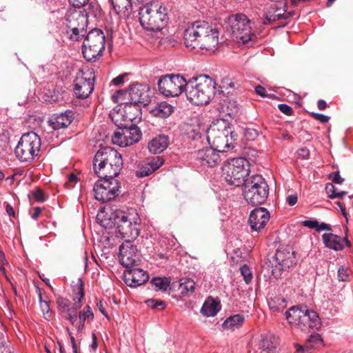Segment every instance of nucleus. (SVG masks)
Here are the masks:
<instances>
[{
	"label": "nucleus",
	"mask_w": 353,
	"mask_h": 353,
	"mask_svg": "<svg viewBox=\"0 0 353 353\" xmlns=\"http://www.w3.org/2000/svg\"><path fill=\"white\" fill-rule=\"evenodd\" d=\"M80 307H77L74 305L70 306L64 312L66 314V319L73 325H76L77 321V310Z\"/></svg>",
	"instance_id": "obj_40"
},
{
	"label": "nucleus",
	"mask_w": 353,
	"mask_h": 353,
	"mask_svg": "<svg viewBox=\"0 0 353 353\" xmlns=\"http://www.w3.org/2000/svg\"><path fill=\"white\" fill-rule=\"evenodd\" d=\"M147 305L151 308H159L160 307L161 310H163L165 307V303L163 301L156 300V299H148L145 301Z\"/></svg>",
	"instance_id": "obj_45"
},
{
	"label": "nucleus",
	"mask_w": 353,
	"mask_h": 353,
	"mask_svg": "<svg viewBox=\"0 0 353 353\" xmlns=\"http://www.w3.org/2000/svg\"><path fill=\"white\" fill-rule=\"evenodd\" d=\"M32 196L37 201H43L45 199L43 192L40 189H37L34 191L32 193Z\"/></svg>",
	"instance_id": "obj_53"
},
{
	"label": "nucleus",
	"mask_w": 353,
	"mask_h": 353,
	"mask_svg": "<svg viewBox=\"0 0 353 353\" xmlns=\"http://www.w3.org/2000/svg\"><path fill=\"white\" fill-rule=\"evenodd\" d=\"M68 181L65 183L68 188H72V185H70L71 183H75L77 182L78 179L77 176L74 174H70L68 177Z\"/></svg>",
	"instance_id": "obj_58"
},
{
	"label": "nucleus",
	"mask_w": 353,
	"mask_h": 353,
	"mask_svg": "<svg viewBox=\"0 0 353 353\" xmlns=\"http://www.w3.org/2000/svg\"><path fill=\"white\" fill-rule=\"evenodd\" d=\"M286 319L290 324L294 325L302 331L309 328L319 329L321 320L314 310H310L306 306H293L286 312Z\"/></svg>",
	"instance_id": "obj_7"
},
{
	"label": "nucleus",
	"mask_w": 353,
	"mask_h": 353,
	"mask_svg": "<svg viewBox=\"0 0 353 353\" xmlns=\"http://www.w3.org/2000/svg\"><path fill=\"white\" fill-rule=\"evenodd\" d=\"M168 145V137L165 135H159L148 143V148L150 153L158 154L164 151Z\"/></svg>",
	"instance_id": "obj_29"
},
{
	"label": "nucleus",
	"mask_w": 353,
	"mask_h": 353,
	"mask_svg": "<svg viewBox=\"0 0 353 353\" xmlns=\"http://www.w3.org/2000/svg\"><path fill=\"white\" fill-rule=\"evenodd\" d=\"M243 194L245 201L252 205H260L267 199L269 186L260 174L251 176L243 185Z\"/></svg>",
	"instance_id": "obj_6"
},
{
	"label": "nucleus",
	"mask_w": 353,
	"mask_h": 353,
	"mask_svg": "<svg viewBox=\"0 0 353 353\" xmlns=\"http://www.w3.org/2000/svg\"><path fill=\"white\" fill-rule=\"evenodd\" d=\"M241 274L244 278V281L247 284L250 283L252 279V274L247 265H243L240 268Z\"/></svg>",
	"instance_id": "obj_43"
},
{
	"label": "nucleus",
	"mask_w": 353,
	"mask_h": 353,
	"mask_svg": "<svg viewBox=\"0 0 353 353\" xmlns=\"http://www.w3.org/2000/svg\"><path fill=\"white\" fill-rule=\"evenodd\" d=\"M97 161L99 162L101 168L105 163H109V165L105 169V172L103 173V177L115 179L123 167L121 154L111 147L100 148L97 152Z\"/></svg>",
	"instance_id": "obj_12"
},
{
	"label": "nucleus",
	"mask_w": 353,
	"mask_h": 353,
	"mask_svg": "<svg viewBox=\"0 0 353 353\" xmlns=\"http://www.w3.org/2000/svg\"><path fill=\"white\" fill-rule=\"evenodd\" d=\"M249 161L245 158H234L223 166V176L228 184L244 185L249 173Z\"/></svg>",
	"instance_id": "obj_10"
},
{
	"label": "nucleus",
	"mask_w": 353,
	"mask_h": 353,
	"mask_svg": "<svg viewBox=\"0 0 353 353\" xmlns=\"http://www.w3.org/2000/svg\"><path fill=\"white\" fill-rule=\"evenodd\" d=\"M139 221L138 214L132 209L128 212L115 210L101 220V225L105 228H115L121 238L132 241L139 234Z\"/></svg>",
	"instance_id": "obj_2"
},
{
	"label": "nucleus",
	"mask_w": 353,
	"mask_h": 353,
	"mask_svg": "<svg viewBox=\"0 0 353 353\" xmlns=\"http://www.w3.org/2000/svg\"><path fill=\"white\" fill-rule=\"evenodd\" d=\"M330 230V228L329 225L326 224L325 223H322L320 225L319 224V226H317V228H316V230L318 232H321L323 230Z\"/></svg>",
	"instance_id": "obj_62"
},
{
	"label": "nucleus",
	"mask_w": 353,
	"mask_h": 353,
	"mask_svg": "<svg viewBox=\"0 0 353 353\" xmlns=\"http://www.w3.org/2000/svg\"><path fill=\"white\" fill-rule=\"evenodd\" d=\"M278 339L272 335L268 334L265 336L261 341L260 347L267 353H278Z\"/></svg>",
	"instance_id": "obj_33"
},
{
	"label": "nucleus",
	"mask_w": 353,
	"mask_h": 353,
	"mask_svg": "<svg viewBox=\"0 0 353 353\" xmlns=\"http://www.w3.org/2000/svg\"><path fill=\"white\" fill-rule=\"evenodd\" d=\"M109 165V163H105L103 165L100 167L99 162L97 161V153L94 155L93 159V169L94 172L99 176V177H103V173L105 172V168Z\"/></svg>",
	"instance_id": "obj_42"
},
{
	"label": "nucleus",
	"mask_w": 353,
	"mask_h": 353,
	"mask_svg": "<svg viewBox=\"0 0 353 353\" xmlns=\"http://www.w3.org/2000/svg\"><path fill=\"white\" fill-rule=\"evenodd\" d=\"M105 49V35L102 30L93 29L87 34L83 46L82 53L88 61H94L102 56Z\"/></svg>",
	"instance_id": "obj_14"
},
{
	"label": "nucleus",
	"mask_w": 353,
	"mask_h": 353,
	"mask_svg": "<svg viewBox=\"0 0 353 353\" xmlns=\"http://www.w3.org/2000/svg\"><path fill=\"white\" fill-rule=\"evenodd\" d=\"M279 109L281 112L288 116L291 115L292 114V108L287 104H279Z\"/></svg>",
	"instance_id": "obj_50"
},
{
	"label": "nucleus",
	"mask_w": 353,
	"mask_h": 353,
	"mask_svg": "<svg viewBox=\"0 0 353 353\" xmlns=\"http://www.w3.org/2000/svg\"><path fill=\"white\" fill-rule=\"evenodd\" d=\"M41 139L34 132L23 134L14 149L17 158L21 162H31L38 156Z\"/></svg>",
	"instance_id": "obj_9"
},
{
	"label": "nucleus",
	"mask_w": 353,
	"mask_h": 353,
	"mask_svg": "<svg viewBox=\"0 0 353 353\" xmlns=\"http://www.w3.org/2000/svg\"><path fill=\"white\" fill-rule=\"evenodd\" d=\"M255 92L256 93L261 96V97H266L267 96V93H266V90L264 87L261 86V85H257L255 87Z\"/></svg>",
	"instance_id": "obj_60"
},
{
	"label": "nucleus",
	"mask_w": 353,
	"mask_h": 353,
	"mask_svg": "<svg viewBox=\"0 0 353 353\" xmlns=\"http://www.w3.org/2000/svg\"><path fill=\"white\" fill-rule=\"evenodd\" d=\"M297 154L299 157L305 159L308 158L310 155V151L306 148H302L298 150Z\"/></svg>",
	"instance_id": "obj_55"
},
{
	"label": "nucleus",
	"mask_w": 353,
	"mask_h": 353,
	"mask_svg": "<svg viewBox=\"0 0 353 353\" xmlns=\"http://www.w3.org/2000/svg\"><path fill=\"white\" fill-rule=\"evenodd\" d=\"M70 30H71L72 34L70 35V38L72 39H77L78 36L80 32H83L85 28H81L79 26H74L73 25L70 26V28H68Z\"/></svg>",
	"instance_id": "obj_49"
},
{
	"label": "nucleus",
	"mask_w": 353,
	"mask_h": 353,
	"mask_svg": "<svg viewBox=\"0 0 353 353\" xmlns=\"http://www.w3.org/2000/svg\"><path fill=\"white\" fill-rule=\"evenodd\" d=\"M94 185V198L102 202H108L119 195L120 183L117 179L99 177Z\"/></svg>",
	"instance_id": "obj_16"
},
{
	"label": "nucleus",
	"mask_w": 353,
	"mask_h": 353,
	"mask_svg": "<svg viewBox=\"0 0 353 353\" xmlns=\"http://www.w3.org/2000/svg\"><path fill=\"white\" fill-rule=\"evenodd\" d=\"M69 2L75 8H80L85 6L88 0H69Z\"/></svg>",
	"instance_id": "obj_57"
},
{
	"label": "nucleus",
	"mask_w": 353,
	"mask_h": 353,
	"mask_svg": "<svg viewBox=\"0 0 353 353\" xmlns=\"http://www.w3.org/2000/svg\"><path fill=\"white\" fill-rule=\"evenodd\" d=\"M303 225L308 228L314 229L319 226V223L316 220H306L303 222Z\"/></svg>",
	"instance_id": "obj_54"
},
{
	"label": "nucleus",
	"mask_w": 353,
	"mask_h": 353,
	"mask_svg": "<svg viewBox=\"0 0 353 353\" xmlns=\"http://www.w3.org/2000/svg\"><path fill=\"white\" fill-rule=\"evenodd\" d=\"M313 117L315 119L321 121V123H327L329 121L330 117L319 113H314Z\"/></svg>",
	"instance_id": "obj_56"
},
{
	"label": "nucleus",
	"mask_w": 353,
	"mask_h": 353,
	"mask_svg": "<svg viewBox=\"0 0 353 353\" xmlns=\"http://www.w3.org/2000/svg\"><path fill=\"white\" fill-rule=\"evenodd\" d=\"M173 110L174 107L171 104L161 101L151 109L150 113L154 117L165 119L168 117Z\"/></svg>",
	"instance_id": "obj_31"
},
{
	"label": "nucleus",
	"mask_w": 353,
	"mask_h": 353,
	"mask_svg": "<svg viewBox=\"0 0 353 353\" xmlns=\"http://www.w3.org/2000/svg\"><path fill=\"white\" fill-rule=\"evenodd\" d=\"M6 210L7 214L10 216H14V214H15L14 210V208H12V206L10 204H7L6 205Z\"/></svg>",
	"instance_id": "obj_64"
},
{
	"label": "nucleus",
	"mask_w": 353,
	"mask_h": 353,
	"mask_svg": "<svg viewBox=\"0 0 353 353\" xmlns=\"http://www.w3.org/2000/svg\"><path fill=\"white\" fill-rule=\"evenodd\" d=\"M150 283L156 291L165 292L170 286V279L167 277H155Z\"/></svg>",
	"instance_id": "obj_37"
},
{
	"label": "nucleus",
	"mask_w": 353,
	"mask_h": 353,
	"mask_svg": "<svg viewBox=\"0 0 353 353\" xmlns=\"http://www.w3.org/2000/svg\"><path fill=\"white\" fill-rule=\"evenodd\" d=\"M94 74L93 70L85 68L79 70L74 81V93L78 99H87L94 90Z\"/></svg>",
	"instance_id": "obj_17"
},
{
	"label": "nucleus",
	"mask_w": 353,
	"mask_h": 353,
	"mask_svg": "<svg viewBox=\"0 0 353 353\" xmlns=\"http://www.w3.org/2000/svg\"><path fill=\"white\" fill-rule=\"evenodd\" d=\"M41 213V208H39V207L34 208V212L32 214V218L33 219L36 220L39 216Z\"/></svg>",
	"instance_id": "obj_63"
},
{
	"label": "nucleus",
	"mask_w": 353,
	"mask_h": 353,
	"mask_svg": "<svg viewBox=\"0 0 353 353\" xmlns=\"http://www.w3.org/2000/svg\"><path fill=\"white\" fill-rule=\"evenodd\" d=\"M79 322L77 321L74 326L77 327V332H81L84 327L85 321L88 319H92L94 314L89 305L83 307V310L79 313Z\"/></svg>",
	"instance_id": "obj_36"
},
{
	"label": "nucleus",
	"mask_w": 353,
	"mask_h": 353,
	"mask_svg": "<svg viewBox=\"0 0 353 353\" xmlns=\"http://www.w3.org/2000/svg\"><path fill=\"white\" fill-rule=\"evenodd\" d=\"M39 297L40 307L41 308V310H42L43 314L45 315V318L48 319L50 317V310L49 304L47 301L42 300V296H41V293L39 294Z\"/></svg>",
	"instance_id": "obj_44"
},
{
	"label": "nucleus",
	"mask_w": 353,
	"mask_h": 353,
	"mask_svg": "<svg viewBox=\"0 0 353 353\" xmlns=\"http://www.w3.org/2000/svg\"><path fill=\"white\" fill-rule=\"evenodd\" d=\"M186 48L212 53L219 43V32L205 21H196L188 25L183 32Z\"/></svg>",
	"instance_id": "obj_1"
},
{
	"label": "nucleus",
	"mask_w": 353,
	"mask_h": 353,
	"mask_svg": "<svg viewBox=\"0 0 353 353\" xmlns=\"http://www.w3.org/2000/svg\"><path fill=\"white\" fill-rule=\"evenodd\" d=\"M124 281L127 285L135 288L145 283L149 279L148 274L141 268L132 266L123 273Z\"/></svg>",
	"instance_id": "obj_22"
},
{
	"label": "nucleus",
	"mask_w": 353,
	"mask_h": 353,
	"mask_svg": "<svg viewBox=\"0 0 353 353\" xmlns=\"http://www.w3.org/2000/svg\"><path fill=\"white\" fill-rule=\"evenodd\" d=\"M231 34L238 43H246L256 37L251 21L243 14L232 15L228 19Z\"/></svg>",
	"instance_id": "obj_13"
},
{
	"label": "nucleus",
	"mask_w": 353,
	"mask_h": 353,
	"mask_svg": "<svg viewBox=\"0 0 353 353\" xmlns=\"http://www.w3.org/2000/svg\"><path fill=\"white\" fill-rule=\"evenodd\" d=\"M114 12L121 18L128 17L132 12V0H110Z\"/></svg>",
	"instance_id": "obj_27"
},
{
	"label": "nucleus",
	"mask_w": 353,
	"mask_h": 353,
	"mask_svg": "<svg viewBox=\"0 0 353 353\" xmlns=\"http://www.w3.org/2000/svg\"><path fill=\"white\" fill-rule=\"evenodd\" d=\"M119 108H114L110 112V117L117 126H125V125L135 124L141 117V109L140 105L127 100L126 103H119Z\"/></svg>",
	"instance_id": "obj_8"
},
{
	"label": "nucleus",
	"mask_w": 353,
	"mask_h": 353,
	"mask_svg": "<svg viewBox=\"0 0 353 353\" xmlns=\"http://www.w3.org/2000/svg\"><path fill=\"white\" fill-rule=\"evenodd\" d=\"M270 213L264 208H256L254 209L249 217V223L252 230L259 232L267 224L270 220Z\"/></svg>",
	"instance_id": "obj_24"
},
{
	"label": "nucleus",
	"mask_w": 353,
	"mask_h": 353,
	"mask_svg": "<svg viewBox=\"0 0 353 353\" xmlns=\"http://www.w3.org/2000/svg\"><path fill=\"white\" fill-rule=\"evenodd\" d=\"M139 22L148 30L157 32L162 30L168 21V9L163 3L152 1L139 10Z\"/></svg>",
	"instance_id": "obj_3"
},
{
	"label": "nucleus",
	"mask_w": 353,
	"mask_h": 353,
	"mask_svg": "<svg viewBox=\"0 0 353 353\" xmlns=\"http://www.w3.org/2000/svg\"><path fill=\"white\" fill-rule=\"evenodd\" d=\"M119 261L126 269L139 265L141 260L137 254V248L132 241H125L119 247Z\"/></svg>",
	"instance_id": "obj_20"
},
{
	"label": "nucleus",
	"mask_w": 353,
	"mask_h": 353,
	"mask_svg": "<svg viewBox=\"0 0 353 353\" xmlns=\"http://www.w3.org/2000/svg\"><path fill=\"white\" fill-rule=\"evenodd\" d=\"M338 278L341 281H347L349 278V270L347 267L342 265L338 270Z\"/></svg>",
	"instance_id": "obj_46"
},
{
	"label": "nucleus",
	"mask_w": 353,
	"mask_h": 353,
	"mask_svg": "<svg viewBox=\"0 0 353 353\" xmlns=\"http://www.w3.org/2000/svg\"><path fill=\"white\" fill-rule=\"evenodd\" d=\"M196 283L190 278H182L179 281V291L182 296H189L195 290Z\"/></svg>",
	"instance_id": "obj_34"
},
{
	"label": "nucleus",
	"mask_w": 353,
	"mask_h": 353,
	"mask_svg": "<svg viewBox=\"0 0 353 353\" xmlns=\"http://www.w3.org/2000/svg\"><path fill=\"white\" fill-rule=\"evenodd\" d=\"M221 310L220 301L212 297H208L204 302L201 309V314L207 317L214 316Z\"/></svg>",
	"instance_id": "obj_30"
},
{
	"label": "nucleus",
	"mask_w": 353,
	"mask_h": 353,
	"mask_svg": "<svg viewBox=\"0 0 353 353\" xmlns=\"http://www.w3.org/2000/svg\"><path fill=\"white\" fill-rule=\"evenodd\" d=\"M216 82L208 75L193 77L188 81L185 94L193 104L203 105L208 104L214 97Z\"/></svg>",
	"instance_id": "obj_4"
},
{
	"label": "nucleus",
	"mask_w": 353,
	"mask_h": 353,
	"mask_svg": "<svg viewBox=\"0 0 353 353\" xmlns=\"http://www.w3.org/2000/svg\"><path fill=\"white\" fill-rule=\"evenodd\" d=\"M272 272L278 279L281 276V270L289 268L295 263L294 252L290 248H281L276 250Z\"/></svg>",
	"instance_id": "obj_19"
},
{
	"label": "nucleus",
	"mask_w": 353,
	"mask_h": 353,
	"mask_svg": "<svg viewBox=\"0 0 353 353\" xmlns=\"http://www.w3.org/2000/svg\"><path fill=\"white\" fill-rule=\"evenodd\" d=\"M245 137L249 140H254L259 135V132L254 128H246L244 130Z\"/></svg>",
	"instance_id": "obj_48"
},
{
	"label": "nucleus",
	"mask_w": 353,
	"mask_h": 353,
	"mask_svg": "<svg viewBox=\"0 0 353 353\" xmlns=\"http://www.w3.org/2000/svg\"><path fill=\"white\" fill-rule=\"evenodd\" d=\"M74 119V113L72 111H65L60 114H53L50 120L49 125L54 130H60L68 127Z\"/></svg>",
	"instance_id": "obj_25"
},
{
	"label": "nucleus",
	"mask_w": 353,
	"mask_h": 353,
	"mask_svg": "<svg viewBox=\"0 0 353 353\" xmlns=\"http://www.w3.org/2000/svg\"><path fill=\"white\" fill-rule=\"evenodd\" d=\"M233 134L229 123L224 119L212 122L206 132L208 143L221 152L234 147Z\"/></svg>",
	"instance_id": "obj_5"
},
{
	"label": "nucleus",
	"mask_w": 353,
	"mask_h": 353,
	"mask_svg": "<svg viewBox=\"0 0 353 353\" xmlns=\"http://www.w3.org/2000/svg\"><path fill=\"white\" fill-rule=\"evenodd\" d=\"M323 343V339L319 334H311L305 342L306 348L310 350L317 348Z\"/></svg>",
	"instance_id": "obj_38"
},
{
	"label": "nucleus",
	"mask_w": 353,
	"mask_h": 353,
	"mask_svg": "<svg viewBox=\"0 0 353 353\" xmlns=\"http://www.w3.org/2000/svg\"><path fill=\"white\" fill-rule=\"evenodd\" d=\"M112 137L114 144L120 147H127L139 142L142 137L141 130L135 124L118 127Z\"/></svg>",
	"instance_id": "obj_18"
},
{
	"label": "nucleus",
	"mask_w": 353,
	"mask_h": 353,
	"mask_svg": "<svg viewBox=\"0 0 353 353\" xmlns=\"http://www.w3.org/2000/svg\"><path fill=\"white\" fill-rule=\"evenodd\" d=\"M296 352L294 353H311V350L309 348H306L305 345H295Z\"/></svg>",
	"instance_id": "obj_59"
},
{
	"label": "nucleus",
	"mask_w": 353,
	"mask_h": 353,
	"mask_svg": "<svg viewBox=\"0 0 353 353\" xmlns=\"http://www.w3.org/2000/svg\"><path fill=\"white\" fill-rule=\"evenodd\" d=\"M163 163V160L159 157H153L150 161L142 165L137 172V176L139 177H145L149 176L152 172L158 170Z\"/></svg>",
	"instance_id": "obj_28"
},
{
	"label": "nucleus",
	"mask_w": 353,
	"mask_h": 353,
	"mask_svg": "<svg viewBox=\"0 0 353 353\" xmlns=\"http://www.w3.org/2000/svg\"><path fill=\"white\" fill-rule=\"evenodd\" d=\"M188 81L179 74L165 75L158 81L159 92L165 97H179L185 92Z\"/></svg>",
	"instance_id": "obj_15"
},
{
	"label": "nucleus",
	"mask_w": 353,
	"mask_h": 353,
	"mask_svg": "<svg viewBox=\"0 0 353 353\" xmlns=\"http://www.w3.org/2000/svg\"><path fill=\"white\" fill-rule=\"evenodd\" d=\"M79 282H80V284L77 286L75 295L73 297V301H74L73 305H76V307H81V299L84 296L83 283L81 282V281H79Z\"/></svg>",
	"instance_id": "obj_41"
},
{
	"label": "nucleus",
	"mask_w": 353,
	"mask_h": 353,
	"mask_svg": "<svg viewBox=\"0 0 353 353\" xmlns=\"http://www.w3.org/2000/svg\"><path fill=\"white\" fill-rule=\"evenodd\" d=\"M57 304L59 309L64 312L70 307V301L63 297L57 299Z\"/></svg>",
	"instance_id": "obj_47"
},
{
	"label": "nucleus",
	"mask_w": 353,
	"mask_h": 353,
	"mask_svg": "<svg viewBox=\"0 0 353 353\" xmlns=\"http://www.w3.org/2000/svg\"><path fill=\"white\" fill-rule=\"evenodd\" d=\"M287 4L284 1L274 2L265 12L263 23L268 25L281 19H287L294 14L293 12L286 13Z\"/></svg>",
	"instance_id": "obj_21"
},
{
	"label": "nucleus",
	"mask_w": 353,
	"mask_h": 353,
	"mask_svg": "<svg viewBox=\"0 0 353 353\" xmlns=\"http://www.w3.org/2000/svg\"><path fill=\"white\" fill-rule=\"evenodd\" d=\"M221 151L210 145V148L199 150L196 153V159L203 165L215 167L221 162Z\"/></svg>",
	"instance_id": "obj_23"
},
{
	"label": "nucleus",
	"mask_w": 353,
	"mask_h": 353,
	"mask_svg": "<svg viewBox=\"0 0 353 353\" xmlns=\"http://www.w3.org/2000/svg\"><path fill=\"white\" fill-rule=\"evenodd\" d=\"M245 318L243 315L235 314L228 317L222 324L225 330H235L240 327L244 323Z\"/></svg>",
	"instance_id": "obj_35"
},
{
	"label": "nucleus",
	"mask_w": 353,
	"mask_h": 353,
	"mask_svg": "<svg viewBox=\"0 0 353 353\" xmlns=\"http://www.w3.org/2000/svg\"><path fill=\"white\" fill-rule=\"evenodd\" d=\"M298 201V196L296 194H290L286 197V202L290 206L294 205Z\"/></svg>",
	"instance_id": "obj_52"
},
{
	"label": "nucleus",
	"mask_w": 353,
	"mask_h": 353,
	"mask_svg": "<svg viewBox=\"0 0 353 353\" xmlns=\"http://www.w3.org/2000/svg\"><path fill=\"white\" fill-rule=\"evenodd\" d=\"M325 190L330 199L342 198L347 194V192L338 190L332 183L326 185Z\"/></svg>",
	"instance_id": "obj_39"
},
{
	"label": "nucleus",
	"mask_w": 353,
	"mask_h": 353,
	"mask_svg": "<svg viewBox=\"0 0 353 353\" xmlns=\"http://www.w3.org/2000/svg\"><path fill=\"white\" fill-rule=\"evenodd\" d=\"M325 245L336 251L342 250L345 245L350 246V243L347 237L341 236L332 233H325L322 236Z\"/></svg>",
	"instance_id": "obj_26"
},
{
	"label": "nucleus",
	"mask_w": 353,
	"mask_h": 353,
	"mask_svg": "<svg viewBox=\"0 0 353 353\" xmlns=\"http://www.w3.org/2000/svg\"><path fill=\"white\" fill-rule=\"evenodd\" d=\"M114 103H126L127 100L139 105H146L150 101V89L144 84L135 83L128 90H118L112 96Z\"/></svg>",
	"instance_id": "obj_11"
},
{
	"label": "nucleus",
	"mask_w": 353,
	"mask_h": 353,
	"mask_svg": "<svg viewBox=\"0 0 353 353\" xmlns=\"http://www.w3.org/2000/svg\"><path fill=\"white\" fill-rule=\"evenodd\" d=\"M125 75H119L112 80V83L115 85H120L124 83Z\"/></svg>",
	"instance_id": "obj_61"
},
{
	"label": "nucleus",
	"mask_w": 353,
	"mask_h": 353,
	"mask_svg": "<svg viewBox=\"0 0 353 353\" xmlns=\"http://www.w3.org/2000/svg\"><path fill=\"white\" fill-rule=\"evenodd\" d=\"M66 26L70 28V26H79L85 28L87 25V14L81 13V12L74 11L68 15L66 18Z\"/></svg>",
	"instance_id": "obj_32"
},
{
	"label": "nucleus",
	"mask_w": 353,
	"mask_h": 353,
	"mask_svg": "<svg viewBox=\"0 0 353 353\" xmlns=\"http://www.w3.org/2000/svg\"><path fill=\"white\" fill-rule=\"evenodd\" d=\"M330 177L335 183L341 184L344 181V179L340 176L339 171L330 174Z\"/></svg>",
	"instance_id": "obj_51"
}]
</instances>
